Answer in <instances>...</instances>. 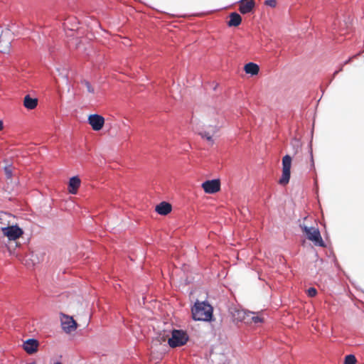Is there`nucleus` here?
I'll list each match as a JSON object with an SVG mask.
<instances>
[{"instance_id": "f257e3e1", "label": "nucleus", "mask_w": 364, "mask_h": 364, "mask_svg": "<svg viewBox=\"0 0 364 364\" xmlns=\"http://www.w3.org/2000/svg\"><path fill=\"white\" fill-rule=\"evenodd\" d=\"M213 309L207 301H196L191 309L194 321H211L213 320Z\"/></svg>"}, {"instance_id": "f03ea898", "label": "nucleus", "mask_w": 364, "mask_h": 364, "mask_svg": "<svg viewBox=\"0 0 364 364\" xmlns=\"http://www.w3.org/2000/svg\"><path fill=\"white\" fill-rule=\"evenodd\" d=\"M189 339L186 331L181 329H173L171 336L168 340V344L172 348L184 346Z\"/></svg>"}, {"instance_id": "7ed1b4c3", "label": "nucleus", "mask_w": 364, "mask_h": 364, "mask_svg": "<svg viewBox=\"0 0 364 364\" xmlns=\"http://www.w3.org/2000/svg\"><path fill=\"white\" fill-rule=\"evenodd\" d=\"M302 231L306 235L307 239L312 241L316 246L324 247L326 244L323 242L318 228L308 227L304 224L300 225Z\"/></svg>"}, {"instance_id": "20e7f679", "label": "nucleus", "mask_w": 364, "mask_h": 364, "mask_svg": "<svg viewBox=\"0 0 364 364\" xmlns=\"http://www.w3.org/2000/svg\"><path fill=\"white\" fill-rule=\"evenodd\" d=\"M3 234L10 240H15L23 233V230L16 225H9L1 228Z\"/></svg>"}, {"instance_id": "39448f33", "label": "nucleus", "mask_w": 364, "mask_h": 364, "mask_svg": "<svg viewBox=\"0 0 364 364\" xmlns=\"http://www.w3.org/2000/svg\"><path fill=\"white\" fill-rule=\"evenodd\" d=\"M88 123L95 131H100L105 124V118L98 114H92L88 117Z\"/></svg>"}, {"instance_id": "423d86ee", "label": "nucleus", "mask_w": 364, "mask_h": 364, "mask_svg": "<svg viewBox=\"0 0 364 364\" xmlns=\"http://www.w3.org/2000/svg\"><path fill=\"white\" fill-rule=\"evenodd\" d=\"M202 188L206 193H215L220 188L219 179L208 180L202 183Z\"/></svg>"}, {"instance_id": "0eeeda50", "label": "nucleus", "mask_w": 364, "mask_h": 364, "mask_svg": "<svg viewBox=\"0 0 364 364\" xmlns=\"http://www.w3.org/2000/svg\"><path fill=\"white\" fill-rule=\"evenodd\" d=\"M61 326L63 331L68 333L77 328L76 321L72 317L69 316H66L64 320H62Z\"/></svg>"}, {"instance_id": "6e6552de", "label": "nucleus", "mask_w": 364, "mask_h": 364, "mask_svg": "<svg viewBox=\"0 0 364 364\" xmlns=\"http://www.w3.org/2000/svg\"><path fill=\"white\" fill-rule=\"evenodd\" d=\"M38 341L35 338H28L23 342V348L28 354H33L38 350Z\"/></svg>"}, {"instance_id": "1a4fd4ad", "label": "nucleus", "mask_w": 364, "mask_h": 364, "mask_svg": "<svg viewBox=\"0 0 364 364\" xmlns=\"http://www.w3.org/2000/svg\"><path fill=\"white\" fill-rule=\"evenodd\" d=\"M244 1L240 0L238 1L240 4L239 11L242 14L250 13L255 6V1L254 0H248L245 2Z\"/></svg>"}, {"instance_id": "9d476101", "label": "nucleus", "mask_w": 364, "mask_h": 364, "mask_svg": "<svg viewBox=\"0 0 364 364\" xmlns=\"http://www.w3.org/2000/svg\"><path fill=\"white\" fill-rule=\"evenodd\" d=\"M218 131L216 126H209L208 130H202L198 132V134L203 139H205L211 144H213V136Z\"/></svg>"}, {"instance_id": "9b49d317", "label": "nucleus", "mask_w": 364, "mask_h": 364, "mask_svg": "<svg viewBox=\"0 0 364 364\" xmlns=\"http://www.w3.org/2000/svg\"><path fill=\"white\" fill-rule=\"evenodd\" d=\"M246 311L247 310L237 307H234L230 309L233 320L237 322H242L245 319V316L247 314Z\"/></svg>"}, {"instance_id": "f8f14e48", "label": "nucleus", "mask_w": 364, "mask_h": 364, "mask_svg": "<svg viewBox=\"0 0 364 364\" xmlns=\"http://www.w3.org/2000/svg\"><path fill=\"white\" fill-rule=\"evenodd\" d=\"M172 210L171 205L166 201H162L156 205V212L161 215H166L171 213Z\"/></svg>"}, {"instance_id": "ddd939ff", "label": "nucleus", "mask_w": 364, "mask_h": 364, "mask_svg": "<svg viewBox=\"0 0 364 364\" xmlns=\"http://www.w3.org/2000/svg\"><path fill=\"white\" fill-rule=\"evenodd\" d=\"M80 185V179L77 176H73L69 181V192L75 194Z\"/></svg>"}, {"instance_id": "4468645a", "label": "nucleus", "mask_w": 364, "mask_h": 364, "mask_svg": "<svg viewBox=\"0 0 364 364\" xmlns=\"http://www.w3.org/2000/svg\"><path fill=\"white\" fill-rule=\"evenodd\" d=\"M242 22V18L237 12H232L230 14V20L228 22L229 27L238 26Z\"/></svg>"}, {"instance_id": "2eb2a0df", "label": "nucleus", "mask_w": 364, "mask_h": 364, "mask_svg": "<svg viewBox=\"0 0 364 364\" xmlns=\"http://www.w3.org/2000/svg\"><path fill=\"white\" fill-rule=\"evenodd\" d=\"M38 105V100L35 97H31L29 95H26L24 97L23 105L28 109H33L36 107Z\"/></svg>"}, {"instance_id": "dca6fc26", "label": "nucleus", "mask_w": 364, "mask_h": 364, "mask_svg": "<svg viewBox=\"0 0 364 364\" xmlns=\"http://www.w3.org/2000/svg\"><path fill=\"white\" fill-rule=\"evenodd\" d=\"M244 70L247 74L255 75L259 73V67L257 64L250 62L245 65Z\"/></svg>"}, {"instance_id": "f3484780", "label": "nucleus", "mask_w": 364, "mask_h": 364, "mask_svg": "<svg viewBox=\"0 0 364 364\" xmlns=\"http://www.w3.org/2000/svg\"><path fill=\"white\" fill-rule=\"evenodd\" d=\"M2 34L3 31L0 28V51L4 53L11 46V41L9 39L5 40Z\"/></svg>"}, {"instance_id": "a211bd4d", "label": "nucleus", "mask_w": 364, "mask_h": 364, "mask_svg": "<svg viewBox=\"0 0 364 364\" xmlns=\"http://www.w3.org/2000/svg\"><path fill=\"white\" fill-rule=\"evenodd\" d=\"M291 176V170H282V177L280 178L279 183L281 185H286L289 182Z\"/></svg>"}, {"instance_id": "6ab92c4d", "label": "nucleus", "mask_w": 364, "mask_h": 364, "mask_svg": "<svg viewBox=\"0 0 364 364\" xmlns=\"http://www.w3.org/2000/svg\"><path fill=\"white\" fill-rule=\"evenodd\" d=\"M291 157L287 154L282 159V170H291Z\"/></svg>"}, {"instance_id": "aec40b11", "label": "nucleus", "mask_w": 364, "mask_h": 364, "mask_svg": "<svg viewBox=\"0 0 364 364\" xmlns=\"http://www.w3.org/2000/svg\"><path fill=\"white\" fill-rule=\"evenodd\" d=\"M356 358L353 354H349L346 355L344 359V364H355L356 363Z\"/></svg>"}, {"instance_id": "412c9836", "label": "nucleus", "mask_w": 364, "mask_h": 364, "mask_svg": "<svg viewBox=\"0 0 364 364\" xmlns=\"http://www.w3.org/2000/svg\"><path fill=\"white\" fill-rule=\"evenodd\" d=\"M246 313L247 314L245 316V319L242 321V323L245 324H250L252 323L251 317H252V315L255 314V313L250 311H247Z\"/></svg>"}, {"instance_id": "4be33fe9", "label": "nucleus", "mask_w": 364, "mask_h": 364, "mask_svg": "<svg viewBox=\"0 0 364 364\" xmlns=\"http://www.w3.org/2000/svg\"><path fill=\"white\" fill-rule=\"evenodd\" d=\"M81 83L83 84L87 87L88 92H90V93L95 92V89L92 87V86L91 85V84L89 81H87V80H83L81 81Z\"/></svg>"}, {"instance_id": "5701e85b", "label": "nucleus", "mask_w": 364, "mask_h": 364, "mask_svg": "<svg viewBox=\"0 0 364 364\" xmlns=\"http://www.w3.org/2000/svg\"><path fill=\"white\" fill-rule=\"evenodd\" d=\"M251 320L252 323H254L255 324L262 323L264 321V318L262 317L257 316L255 314L252 315V317H251Z\"/></svg>"}, {"instance_id": "b1692460", "label": "nucleus", "mask_w": 364, "mask_h": 364, "mask_svg": "<svg viewBox=\"0 0 364 364\" xmlns=\"http://www.w3.org/2000/svg\"><path fill=\"white\" fill-rule=\"evenodd\" d=\"M57 71L59 73V75H60L65 81L68 82V73L67 70L65 69H60L57 68Z\"/></svg>"}, {"instance_id": "393cba45", "label": "nucleus", "mask_w": 364, "mask_h": 364, "mask_svg": "<svg viewBox=\"0 0 364 364\" xmlns=\"http://www.w3.org/2000/svg\"><path fill=\"white\" fill-rule=\"evenodd\" d=\"M317 294V290L314 287H310L307 289V295L309 297H314Z\"/></svg>"}, {"instance_id": "a878e982", "label": "nucleus", "mask_w": 364, "mask_h": 364, "mask_svg": "<svg viewBox=\"0 0 364 364\" xmlns=\"http://www.w3.org/2000/svg\"><path fill=\"white\" fill-rule=\"evenodd\" d=\"M264 4L266 6L274 8L277 5V1L276 0H265Z\"/></svg>"}, {"instance_id": "bb28decb", "label": "nucleus", "mask_w": 364, "mask_h": 364, "mask_svg": "<svg viewBox=\"0 0 364 364\" xmlns=\"http://www.w3.org/2000/svg\"><path fill=\"white\" fill-rule=\"evenodd\" d=\"M4 171L6 178H10L12 176V171L9 166H5Z\"/></svg>"}, {"instance_id": "cd10ccee", "label": "nucleus", "mask_w": 364, "mask_h": 364, "mask_svg": "<svg viewBox=\"0 0 364 364\" xmlns=\"http://www.w3.org/2000/svg\"><path fill=\"white\" fill-rule=\"evenodd\" d=\"M16 25L15 24H11V26H9V28H7V30L9 31H11L13 33H15L16 32H17V30L16 29Z\"/></svg>"}, {"instance_id": "c85d7f7f", "label": "nucleus", "mask_w": 364, "mask_h": 364, "mask_svg": "<svg viewBox=\"0 0 364 364\" xmlns=\"http://www.w3.org/2000/svg\"><path fill=\"white\" fill-rule=\"evenodd\" d=\"M343 65L342 64L338 70H336L333 73V77H334L338 73L341 72L343 70Z\"/></svg>"}, {"instance_id": "c756f323", "label": "nucleus", "mask_w": 364, "mask_h": 364, "mask_svg": "<svg viewBox=\"0 0 364 364\" xmlns=\"http://www.w3.org/2000/svg\"><path fill=\"white\" fill-rule=\"evenodd\" d=\"M310 155H311V166L312 168H314V161L312 151H311Z\"/></svg>"}, {"instance_id": "7c9ffc66", "label": "nucleus", "mask_w": 364, "mask_h": 364, "mask_svg": "<svg viewBox=\"0 0 364 364\" xmlns=\"http://www.w3.org/2000/svg\"><path fill=\"white\" fill-rule=\"evenodd\" d=\"M75 20V23L72 25V27L70 28V30L72 31H74L75 29H77V22H76V19H74Z\"/></svg>"}, {"instance_id": "2f4dec72", "label": "nucleus", "mask_w": 364, "mask_h": 364, "mask_svg": "<svg viewBox=\"0 0 364 364\" xmlns=\"http://www.w3.org/2000/svg\"><path fill=\"white\" fill-rule=\"evenodd\" d=\"M355 56H356V55H354V56H353V58H354V57H355ZM352 59H353V57L349 58L348 60H346L343 63V65H346V64L349 63L352 60Z\"/></svg>"}, {"instance_id": "473e14b6", "label": "nucleus", "mask_w": 364, "mask_h": 364, "mask_svg": "<svg viewBox=\"0 0 364 364\" xmlns=\"http://www.w3.org/2000/svg\"><path fill=\"white\" fill-rule=\"evenodd\" d=\"M4 128V122L2 120L0 119V131L2 130Z\"/></svg>"}, {"instance_id": "72a5a7b5", "label": "nucleus", "mask_w": 364, "mask_h": 364, "mask_svg": "<svg viewBox=\"0 0 364 364\" xmlns=\"http://www.w3.org/2000/svg\"><path fill=\"white\" fill-rule=\"evenodd\" d=\"M69 21H70V20H69V19H66V20H65V22L64 23V25H65V26H67V24H68V23H69Z\"/></svg>"}, {"instance_id": "f704fd0d", "label": "nucleus", "mask_w": 364, "mask_h": 364, "mask_svg": "<svg viewBox=\"0 0 364 364\" xmlns=\"http://www.w3.org/2000/svg\"><path fill=\"white\" fill-rule=\"evenodd\" d=\"M54 364H62V363L58 361V362H55Z\"/></svg>"}, {"instance_id": "c9c22d12", "label": "nucleus", "mask_w": 364, "mask_h": 364, "mask_svg": "<svg viewBox=\"0 0 364 364\" xmlns=\"http://www.w3.org/2000/svg\"><path fill=\"white\" fill-rule=\"evenodd\" d=\"M27 364H36L35 362H32V363H27Z\"/></svg>"}]
</instances>
